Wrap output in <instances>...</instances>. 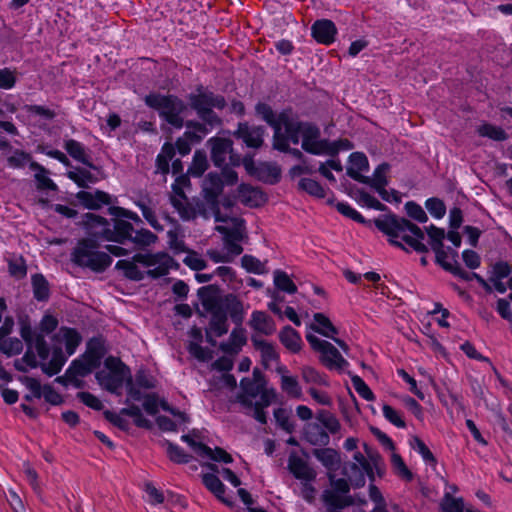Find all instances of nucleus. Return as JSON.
<instances>
[{"label": "nucleus", "mask_w": 512, "mask_h": 512, "mask_svg": "<svg viewBox=\"0 0 512 512\" xmlns=\"http://www.w3.org/2000/svg\"><path fill=\"white\" fill-rule=\"evenodd\" d=\"M375 226L389 237L391 245L408 251L404 243L418 253H428L427 245L423 243L424 232L416 224L394 214L375 219Z\"/></svg>", "instance_id": "obj_1"}, {"label": "nucleus", "mask_w": 512, "mask_h": 512, "mask_svg": "<svg viewBox=\"0 0 512 512\" xmlns=\"http://www.w3.org/2000/svg\"><path fill=\"white\" fill-rule=\"evenodd\" d=\"M105 354L106 347L103 338L94 337L90 339L86 351L80 357L74 359L67 368L70 383L75 388H81L83 386L82 378L100 366Z\"/></svg>", "instance_id": "obj_2"}, {"label": "nucleus", "mask_w": 512, "mask_h": 512, "mask_svg": "<svg viewBox=\"0 0 512 512\" xmlns=\"http://www.w3.org/2000/svg\"><path fill=\"white\" fill-rule=\"evenodd\" d=\"M145 104L156 110L159 117L170 126L181 129L184 126V112L187 105L175 95L150 93L145 96Z\"/></svg>", "instance_id": "obj_3"}, {"label": "nucleus", "mask_w": 512, "mask_h": 512, "mask_svg": "<svg viewBox=\"0 0 512 512\" xmlns=\"http://www.w3.org/2000/svg\"><path fill=\"white\" fill-rule=\"evenodd\" d=\"M190 107L196 111L198 117L209 126L214 127L220 124V118L213 112V108L223 109L226 101L223 96L214 94L211 91L198 87L195 93L188 95Z\"/></svg>", "instance_id": "obj_4"}, {"label": "nucleus", "mask_w": 512, "mask_h": 512, "mask_svg": "<svg viewBox=\"0 0 512 512\" xmlns=\"http://www.w3.org/2000/svg\"><path fill=\"white\" fill-rule=\"evenodd\" d=\"M71 256L76 265L95 272L104 271L112 262L109 254L99 251L98 244L91 239L79 241Z\"/></svg>", "instance_id": "obj_5"}, {"label": "nucleus", "mask_w": 512, "mask_h": 512, "mask_svg": "<svg viewBox=\"0 0 512 512\" xmlns=\"http://www.w3.org/2000/svg\"><path fill=\"white\" fill-rule=\"evenodd\" d=\"M174 208L177 210L180 218L184 221L194 220L198 216L204 219H209L213 216L216 220V216L221 214L219 209V200L210 199L204 195L203 199H193L192 201H189L188 205L185 207L182 206L180 202L175 201Z\"/></svg>", "instance_id": "obj_6"}, {"label": "nucleus", "mask_w": 512, "mask_h": 512, "mask_svg": "<svg viewBox=\"0 0 512 512\" xmlns=\"http://www.w3.org/2000/svg\"><path fill=\"white\" fill-rule=\"evenodd\" d=\"M133 259L147 268L146 275L154 279L167 275L175 264L174 259L165 252L139 253Z\"/></svg>", "instance_id": "obj_7"}, {"label": "nucleus", "mask_w": 512, "mask_h": 512, "mask_svg": "<svg viewBox=\"0 0 512 512\" xmlns=\"http://www.w3.org/2000/svg\"><path fill=\"white\" fill-rule=\"evenodd\" d=\"M306 339L315 351L321 353V361L328 369L342 370L348 366V362L330 342L312 334H308Z\"/></svg>", "instance_id": "obj_8"}, {"label": "nucleus", "mask_w": 512, "mask_h": 512, "mask_svg": "<svg viewBox=\"0 0 512 512\" xmlns=\"http://www.w3.org/2000/svg\"><path fill=\"white\" fill-rule=\"evenodd\" d=\"M203 308L211 315L209 329L215 337L228 332L227 314L217 302L216 296H202Z\"/></svg>", "instance_id": "obj_9"}, {"label": "nucleus", "mask_w": 512, "mask_h": 512, "mask_svg": "<svg viewBox=\"0 0 512 512\" xmlns=\"http://www.w3.org/2000/svg\"><path fill=\"white\" fill-rule=\"evenodd\" d=\"M434 252L436 263L439 264L444 270L465 281H471L475 279L487 292L492 291L491 286L479 274L474 272H467L461 268L460 264H453L450 262L449 253L445 250L444 246L439 250H434Z\"/></svg>", "instance_id": "obj_10"}, {"label": "nucleus", "mask_w": 512, "mask_h": 512, "mask_svg": "<svg viewBox=\"0 0 512 512\" xmlns=\"http://www.w3.org/2000/svg\"><path fill=\"white\" fill-rule=\"evenodd\" d=\"M328 145L329 140L321 138L320 129L308 122L303 130L301 139L302 149L313 155H327V152H335V150H330Z\"/></svg>", "instance_id": "obj_11"}, {"label": "nucleus", "mask_w": 512, "mask_h": 512, "mask_svg": "<svg viewBox=\"0 0 512 512\" xmlns=\"http://www.w3.org/2000/svg\"><path fill=\"white\" fill-rule=\"evenodd\" d=\"M81 223L90 236L103 238L107 241L111 240V225L106 218L93 213H86Z\"/></svg>", "instance_id": "obj_12"}, {"label": "nucleus", "mask_w": 512, "mask_h": 512, "mask_svg": "<svg viewBox=\"0 0 512 512\" xmlns=\"http://www.w3.org/2000/svg\"><path fill=\"white\" fill-rule=\"evenodd\" d=\"M215 221L222 223L221 225H217L215 230L221 233L223 237L244 239L246 229L243 219L220 214L216 216Z\"/></svg>", "instance_id": "obj_13"}, {"label": "nucleus", "mask_w": 512, "mask_h": 512, "mask_svg": "<svg viewBox=\"0 0 512 512\" xmlns=\"http://www.w3.org/2000/svg\"><path fill=\"white\" fill-rule=\"evenodd\" d=\"M307 123L308 122H301L294 119L288 111L280 113V132H282V129L284 128L285 132L283 135L288 144L289 141L293 144H298L300 142V139H302L303 136L304 127L307 126Z\"/></svg>", "instance_id": "obj_14"}, {"label": "nucleus", "mask_w": 512, "mask_h": 512, "mask_svg": "<svg viewBox=\"0 0 512 512\" xmlns=\"http://www.w3.org/2000/svg\"><path fill=\"white\" fill-rule=\"evenodd\" d=\"M265 129L260 126L240 123L235 132V136L241 139L248 147L259 148L263 144Z\"/></svg>", "instance_id": "obj_15"}, {"label": "nucleus", "mask_w": 512, "mask_h": 512, "mask_svg": "<svg viewBox=\"0 0 512 512\" xmlns=\"http://www.w3.org/2000/svg\"><path fill=\"white\" fill-rule=\"evenodd\" d=\"M211 144V159L215 166H227L226 160L231 158L232 142L225 138H212L209 140Z\"/></svg>", "instance_id": "obj_16"}, {"label": "nucleus", "mask_w": 512, "mask_h": 512, "mask_svg": "<svg viewBox=\"0 0 512 512\" xmlns=\"http://www.w3.org/2000/svg\"><path fill=\"white\" fill-rule=\"evenodd\" d=\"M217 302L235 324L239 325L242 323L244 319V309L242 302L237 296L228 294L224 297H217Z\"/></svg>", "instance_id": "obj_17"}, {"label": "nucleus", "mask_w": 512, "mask_h": 512, "mask_svg": "<svg viewBox=\"0 0 512 512\" xmlns=\"http://www.w3.org/2000/svg\"><path fill=\"white\" fill-rule=\"evenodd\" d=\"M311 32L317 42L329 45L334 42L337 29L331 20L321 19L314 22Z\"/></svg>", "instance_id": "obj_18"}, {"label": "nucleus", "mask_w": 512, "mask_h": 512, "mask_svg": "<svg viewBox=\"0 0 512 512\" xmlns=\"http://www.w3.org/2000/svg\"><path fill=\"white\" fill-rule=\"evenodd\" d=\"M288 469L299 480H315L316 471L302 457L291 454L288 459Z\"/></svg>", "instance_id": "obj_19"}, {"label": "nucleus", "mask_w": 512, "mask_h": 512, "mask_svg": "<svg viewBox=\"0 0 512 512\" xmlns=\"http://www.w3.org/2000/svg\"><path fill=\"white\" fill-rule=\"evenodd\" d=\"M369 170V162L364 153L353 152L349 156V166L346 169V174L352 179L362 183L367 181V176L361 174Z\"/></svg>", "instance_id": "obj_20"}, {"label": "nucleus", "mask_w": 512, "mask_h": 512, "mask_svg": "<svg viewBox=\"0 0 512 512\" xmlns=\"http://www.w3.org/2000/svg\"><path fill=\"white\" fill-rule=\"evenodd\" d=\"M127 374L107 370L96 372L95 378L99 385L111 393H118L125 381Z\"/></svg>", "instance_id": "obj_21"}, {"label": "nucleus", "mask_w": 512, "mask_h": 512, "mask_svg": "<svg viewBox=\"0 0 512 512\" xmlns=\"http://www.w3.org/2000/svg\"><path fill=\"white\" fill-rule=\"evenodd\" d=\"M77 200L87 209L97 210L103 205L110 204V195L104 191L96 190L94 193L79 191L76 194Z\"/></svg>", "instance_id": "obj_22"}, {"label": "nucleus", "mask_w": 512, "mask_h": 512, "mask_svg": "<svg viewBox=\"0 0 512 512\" xmlns=\"http://www.w3.org/2000/svg\"><path fill=\"white\" fill-rule=\"evenodd\" d=\"M389 165L387 163L380 164L373 172V176H367V181H362L363 184L369 185L377 191L382 199H387L384 195L387 194L385 187L388 184L387 172Z\"/></svg>", "instance_id": "obj_23"}, {"label": "nucleus", "mask_w": 512, "mask_h": 512, "mask_svg": "<svg viewBox=\"0 0 512 512\" xmlns=\"http://www.w3.org/2000/svg\"><path fill=\"white\" fill-rule=\"evenodd\" d=\"M54 339L65 345L66 352L69 356L75 353L82 341V337L78 331L68 327H61L54 335Z\"/></svg>", "instance_id": "obj_24"}, {"label": "nucleus", "mask_w": 512, "mask_h": 512, "mask_svg": "<svg viewBox=\"0 0 512 512\" xmlns=\"http://www.w3.org/2000/svg\"><path fill=\"white\" fill-rule=\"evenodd\" d=\"M238 197L241 203L249 207H258L266 201L261 190L247 184H241L239 186Z\"/></svg>", "instance_id": "obj_25"}, {"label": "nucleus", "mask_w": 512, "mask_h": 512, "mask_svg": "<svg viewBox=\"0 0 512 512\" xmlns=\"http://www.w3.org/2000/svg\"><path fill=\"white\" fill-rule=\"evenodd\" d=\"M251 341L256 350L261 354L262 364L268 368L273 362L279 360V355L274 345L258 336H252Z\"/></svg>", "instance_id": "obj_26"}, {"label": "nucleus", "mask_w": 512, "mask_h": 512, "mask_svg": "<svg viewBox=\"0 0 512 512\" xmlns=\"http://www.w3.org/2000/svg\"><path fill=\"white\" fill-rule=\"evenodd\" d=\"M304 437L314 446H327L330 442L328 432L318 423H309L305 426Z\"/></svg>", "instance_id": "obj_27"}, {"label": "nucleus", "mask_w": 512, "mask_h": 512, "mask_svg": "<svg viewBox=\"0 0 512 512\" xmlns=\"http://www.w3.org/2000/svg\"><path fill=\"white\" fill-rule=\"evenodd\" d=\"M249 325L253 330L263 335H271L276 329L273 319L262 311L252 313Z\"/></svg>", "instance_id": "obj_28"}, {"label": "nucleus", "mask_w": 512, "mask_h": 512, "mask_svg": "<svg viewBox=\"0 0 512 512\" xmlns=\"http://www.w3.org/2000/svg\"><path fill=\"white\" fill-rule=\"evenodd\" d=\"M64 148L74 160L81 162L90 168H95L90 161L85 146L82 143L74 139H68L64 143Z\"/></svg>", "instance_id": "obj_29"}, {"label": "nucleus", "mask_w": 512, "mask_h": 512, "mask_svg": "<svg viewBox=\"0 0 512 512\" xmlns=\"http://www.w3.org/2000/svg\"><path fill=\"white\" fill-rule=\"evenodd\" d=\"M313 455L328 470L334 471V470L338 469L339 464H340V456L335 449H332V448L314 449Z\"/></svg>", "instance_id": "obj_30"}, {"label": "nucleus", "mask_w": 512, "mask_h": 512, "mask_svg": "<svg viewBox=\"0 0 512 512\" xmlns=\"http://www.w3.org/2000/svg\"><path fill=\"white\" fill-rule=\"evenodd\" d=\"M136 206L141 210L143 217L146 221L158 231L163 230V226L159 223L156 218L154 207L155 204L151 198L148 196L141 197L137 202Z\"/></svg>", "instance_id": "obj_31"}, {"label": "nucleus", "mask_w": 512, "mask_h": 512, "mask_svg": "<svg viewBox=\"0 0 512 512\" xmlns=\"http://www.w3.org/2000/svg\"><path fill=\"white\" fill-rule=\"evenodd\" d=\"M256 113L261 117L268 125H270L274 130L273 137H279L280 132L279 124H280V113L275 114L272 108L266 103H258L256 105Z\"/></svg>", "instance_id": "obj_32"}, {"label": "nucleus", "mask_w": 512, "mask_h": 512, "mask_svg": "<svg viewBox=\"0 0 512 512\" xmlns=\"http://www.w3.org/2000/svg\"><path fill=\"white\" fill-rule=\"evenodd\" d=\"M223 179L213 173H209L203 181L202 192L204 196L210 199H217L223 190Z\"/></svg>", "instance_id": "obj_33"}, {"label": "nucleus", "mask_w": 512, "mask_h": 512, "mask_svg": "<svg viewBox=\"0 0 512 512\" xmlns=\"http://www.w3.org/2000/svg\"><path fill=\"white\" fill-rule=\"evenodd\" d=\"M112 238L110 241H115L123 244L125 241H130L134 233V227L130 222L125 220H115L113 228H111Z\"/></svg>", "instance_id": "obj_34"}, {"label": "nucleus", "mask_w": 512, "mask_h": 512, "mask_svg": "<svg viewBox=\"0 0 512 512\" xmlns=\"http://www.w3.org/2000/svg\"><path fill=\"white\" fill-rule=\"evenodd\" d=\"M67 358L63 354L61 348H55L52 353V357L48 362L41 364L42 371L48 376H53L59 373L64 366Z\"/></svg>", "instance_id": "obj_35"}, {"label": "nucleus", "mask_w": 512, "mask_h": 512, "mask_svg": "<svg viewBox=\"0 0 512 512\" xmlns=\"http://www.w3.org/2000/svg\"><path fill=\"white\" fill-rule=\"evenodd\" d=\"M202 482L205 487L213 493L220 501L225 504H230V502L224 497L225 494V485L221 482V480L213 473H206L202 475Z\"/></svg>", "instance_id": "obj_36"}, {"label": "nucleus", "mask_w": 512, "mask_h": 512, "mask_svg": "<svg viewBox=\"0 0 512 512\" xmlns=\"http://www.w3.org/2000/svg\"><path fill=\"white\" fill-rule=\"evenodd\" d=\"M281 343L291 352L296 353L301 349V337L291 326H285L279 333Z\"/></svg>", "instance_id": "obj_37"}, {"label": "nucleus", "mask_w": 512, "mask_h": 512, "mask_svg": "<svg viewBox=\"0 0 512 512\" xmlns=\"http://www.w3.org/2000/svg\"><path fill=\"white\" fill-rule=\"evenodd\" d=\"M343 474L353 487L361 488L365 485L366 471L358 463H347L343 468Z\"/></svg>", "instance_id": "obj_38"}, {"label": "nucleus", "mask_w": 512, "mask_h": 512, "mask_svg": "<svg viewBox=\"0 0 512 512\" xmlns=\"http://www.w3.org/2000/svg\"><path fill=\"white\" fill-rule=\"evenodd\" d=\"M30 169L35 171L37 188L40 190H57V185L48 177V170L37 162L30 163Z\"/></svg>", "instance_id": "obj_39"}, {"label": "nucleus", "mask_w": 512, "mask_h": 512, "mask_svg": "<svg viewBox=\"0 0 512 512\" xmlns=\"http://www.w3.org/2000/svg\"><path fill=\"white\" fill-rule=\"evenodd\" d=\"M311 329L327 338H333V335L338 333L330 319L322 313L314 314V323L311 324Z\"/></svg>", "instance_id": "obj_40"}, {"label": "nucleus", "mask_w": 512, "mask_h": 512, "mask_svg": "<svg viewBox=\"0 0 512 512\" xmlns=\"http://www.w3.org/2000/svg\"><path fill=\"white\" fill-rule=\"evenodd\" d=\"M241 385L245 394L238 396V402L244 407L248 408L250 412L254 409L255 402L253 398L259 393V385L255 386L250 380H242Z\"/></svg>", "instance_id": "obj_41"}, {"label": "nucleus", "mask_w": 512, "mask_h": 512, "mask_svg": "<svg viewBox=\"0 0 512 512\" xmlns=\"http://www.w3.org/2000/svg\"><path fill=\"white\" fill-rule=\"evenodd\" d=\"M477 133L481 137H487L494 141H505L508 138V134L503 128L490 123H483L478 126Z\"/></svg>", "instance_id": "obj_42"}, {"label": "nucleus", "mask_w": 512, "mask_h": 512, "mask_svg": "<svg viewBox=\"0 0 512 512\" xmlns=\"http://www.w3.org/2000/svg\"><path fill=\"white\" fill-rule=\"evenodd\" d=\"M281 389L291 398L299 399L302 397V388L296 377L282 375L280 382Z\"/></svg>", "instance_id": "obj_43"}, {"label": "nucleus", "mask_w": 512, "mask_h": 512, "mask_svg": "<svg viewBox=\"0 0 512 512\" xmlns=\"http://www.w3.org/2000/svg\"><path fill=\"white\" fill-rule=\"evenodd\" d=\"M67 176L81 188H87L90 183L97 182V178L84 168H76L73 171H69Z\"/></svg>", "instance_id": "obj_44"}, {"label": "nucleus", "mask_w": 512, "mask_h": 512, "mask_svg": "<svg viewBox=\"0 0 512 512\" xmlns=\"http://www.w3.org/2000/svg\"><path fill=\"white\" fill-rule=\"evenodd\" d=\"M441 512H466L463 499L453 497L449 492L445 493L440 502Z\"/></svg>", "instance_id": "obj_45"}, {"label": "nucleus", "mask_w": 512, "mask_h": 512, "mask_svg": "<svg viewBox=\"0 0 512 512\" xmlns=\"http://www.w3.org/2000/svg\"><path fill=\"white\" fill-rule=\"evenodd\" d=\"M316 419L320 422V425L331 434L338 433L341 428L339 420L329 411H319Z\"/></svg>", "instance_id": "obj_46"}, {"label": "nucleus", "mask_w": 512, "mask_h": 512, "mask_svg": "<svg viewBox=\"0 0 512 512\" xmlns=\"http://www.w3.org/2000/svg\"><path fill=\"white\" fill-rule=\"evenodd\" d=\"M137 262L133 261H127V260H120L116 264V268L124 270V274L127 278L134 280V281H140L143 280L146 272L142 271L138 268L136 265Z\"/></svg>", "instance_id": "obj_47"}, {"label": "nucleus", "mask_w": 512, "mask_h": 512, "mask_svg": "<svg viewBox=\"0 0 512 512\" xmlns=\"http://www.w3.org/2000/svg\"><path fill=\"white\" fill-rule=\"evenodd\" d=\"M410 446L413 450L418 452L425 463L435 466L437 461L434 457L433 453L430 451V449L427 447V445L417 436H413L410 439Z\"/></svg>", "instance_id": "obj_48"}, {"label": "nucleus", "mask_w": 512, "mask_h": 512, "mask_svg": "<svg viewBox=\"0 0 512 512\" xmlns=\"http://www.w3.org/2000/svg\"><path fill=\"white\" fill-rule=\"evenodd\" d=\"M32 286L34 297L38 301L47 300L49 297V284L47 280L41 274H35L32 276Z\"/></svg>", "instance_id": "obj_49"}, {"label": "nucleus", "mask_w": 512, "mask_h": 512, "mask_svg": "<svg viewBox=\"0 0 512 512\" xmlns=\"http://www.w3.org/2000/svg\"><path fill=\"white\" fill-rule=\"evenodd\" d=\"M274 284L275 286L289 294L297 292V287L294 282L290 279L289 275L281 270L274 271Z\"/></svg>", "instance_id": "obj_50"}, {"label": "nucleus", "mask_w": 512, "mask_h": 512, "mask_svg": "<svg viewBox=\"0 0 512 512\" xmlns=\"http://www.w3.org/2000/svg\"><path fill=\"white\" fill-rule=\"evenodd\" d=\"M157 240V236L148 229L135 230L130 240L137 246L145 247L154 244Z\"/></svg>", "instance_id": "obj_51"}, {"label": "nucleus", "mask_w": 512, "mask_h": 512, "mask_svg": "<svg viewBox=\"0 0 512 512\" xmlns=\"http://www.w3.org/2000/svg\"><path fill=\"white\" fill-rule=\"evenodd\" d=\"M207 158L201 151H196L193 156V161L188 169V173L195 177H200L207 169Z\"/></svg>", "instance_id": "obj_52"}, {"label": "nucleus", "mask_w": 512, "mask_h": 512, "mask_svg": "<svg viewBox=\"0 0 512 512\" xmlns=\"http://www.w3.org/2000/svg\"><path fill=\"white\" fill-rule=\"evenodd\" d=\"M32 161V156L23 151L16 149L13 154L7 158V163L9 167L19 169L25 167L27 164L30 165Z\"/></svg>", "instance_id": "obj_53"}, {"label": "nucleus", "mask_w": 512, "mask_h": 512, "mask_svg": "<svg viewBox=\"0 0 512 512\" xmlns=\"http://www.w3.org/2000/svg\"><path fill=\"white\" fill-rule=\"evenodd\" d=\"M299 188L317 198H324L326 195L324 188L317 181L310 178H302L299 181Z\"/></svg>", "instance_id": "obj_54"}, {"label": "nucleus", "mask_w": 512, "mask_h": 512, "mask_svg": "<svg viewBox=\"0 0 512 512\" xmlns=\"http://www.w3.org/2000/svg\"><path fill=\"white\" fill-rule=\"evenodd\" d=\"M273 148L284 153H289L298 160H303V153L297 148H290L283 133L279 137H273Z\"/></svg>", "instance_id": "obj_55"}, {"label": "nucleus", "mask_w": 512, "mask_h": 512, "mask_svg": "<svg viewBox=\"0 0 512 512\" xmlns=\"http://www.w3.org/2000/svg\"><path fill=\"white\" fill-rule=\"evenodd\" d=\"M426 232L427 235L429 236L430 246L433 251L439 250L444 246L443 240L445 238V232L443 229L438 228L435 225H430L426 227Z\"/></svg>", "instance_id": "obj_56"}, {"label": "nucleus", "mask_w": 512, "mask_h": 512, "mask_svg": "<svg viewBox=\"0 0 512 512\" xmlns=\"http://www.w3.org/2000/svg\"><path fill=\"white\" fill-rule=\"evenodd\" d=\"M167 454L171 461L178 464L188 463L192 458V456L185 453L181 447L171 442H167Z\"/></svg>", "instance_id": "obj_57"}, {"label": "nucleus", "mask_w": 512, "mask_h": 512, "mask_svg": "<svg viewBox=\"0 0 512 512\" xmlns=\"http://www.w3.org/2000/svg\"><path fill=\"white\" fill-rule=\"evenodd\" d=\"M391 463L399 477L403 478L406 481H411L413 479L412 472L408 469V467L406 466L402 457L399 454H392Z\"/></svg>", "instance_id": "obj_58"}, {"label": "nucleus", "mask_w": 512, "mask_h": 512, "mask_svg": "<svg viewBox=\"0 0 512 512\" xmlns=\"http://www.w3.org/2000/svg\"><path fill=\"white\" fill-rule=\"evenodd\" d=\"M28 347L30 349H35L41 360L46 361L48 359L50 349L41 333L37 337H34V340L28 345Z\"/></svg>", "instance_id": "obj_59"}, {"label": "nucleus", "mask_w": 512, "mask_h": 512, "mask_svg": "<svg viewBox=\"0 0 512 512\" xmlns=\"http://www.w3.org/2000/svg\"><path fill=\"white\" fill-rule=\"evenodd\" d=\"M241 264L248 272L263 274L265 272L264 264L254 256L244 255L241 258Z\"/></svg>", "instance_id": "obj_60"}, {"label": "nucleus", "mask_w": 512, "mask_h": 512, "mask_svg": "<svg viewBox=\"0 0 512 512\" xmlns=\"http://www.w3.org/2000/svg\"><path fill=\"white\" fill-rule=\"evenodd\" d=\"M302 378L306 383L328 385L327 380L314 368L305 366L301 369Z\"/></svg>", "instance_id": "obj_61"}, {"label": "nucleus", "mask_w": 512, "mask_h": 512, "mask_svg": "<svg viewBox=\"0 0 512 512\" xmlns=\"http://www.w3.org/2000/svg\"><path fill=\"white\" fill-rule=\"evenodd\" d=\"M425 207L429 211V213L437 219H441L442 217H444L446 213L445 204L439 198L433 197L427 199L425 202Z\"/></svg>", "instance_id": "obj_62"}, {"label": "nucleus", "mask_w": 512, "mask_h": 512, "mask_svg": "<svg viewBox=\"0 0 512 512\" xmlns=\"http://www.w3.org/2000/svg\"><path fill=\"white\" fill-rule=\"evenodd\" d=\"M382 411H383L384 417L390 423H392L393 425H395L398 428L406 427V423L403 420L401 413L399 411H397L396 409H394L392 406L385 404L382 407Z\"/></svg>", "instance_id": "obj_63"}, {"label": "nucleus", "mask_w": 512, "mask_h": 512, "mask_svg": "<svg viewBox=\"0 0 512 512\" xmlns=\"http://www.w3.org/2000/svg\"><path fill=\"white\" fill-rule=\"evenodd\" d=\"M351 381L354 389L362 398H364L367 401L374 400L375 396L373 392L361 377L354 375L352 376Z\"/></svg>", "instance_id": "obj_64"}]
</instances>
